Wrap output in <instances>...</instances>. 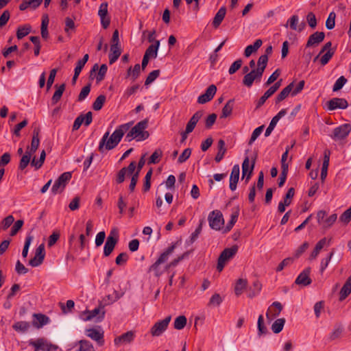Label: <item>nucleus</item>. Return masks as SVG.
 Returning <instances> with one entry per match:
<instances>
[{"label":"nucleus","instance_id":"1","mask_svg":"<svg viewBox=\"0 0 351 351\" xmlns=\"http://www.w3.org/2000/svg\"><path fill=\"white\" fill-rule=\"evenodd\" d=\"M132 122L120 125L109 137L110 132H106L99 142L98 149L100 152H103L105 146L107 150L114 149L121 141L124 134L130 128Z\"/></svg>","mask_w":351,"mask_h":351},{"label":"nucleus","instance_id":"2","mask_svg":"<svg viewBox=\"0 0 351 351\" xmlns=\"http://www.w3.org/2000/svg\"><path fill=\"white\" fill-rule=\"evenodd\" d=\"M147 126V119H144L143 121H139L127 134L125 136V140L128 142H130L134 138H136L137 141H141L147 139L149 136V132L145 130Z\"/></svg>","mask_w":351,"mask_h":351},{"label":"nucleus","instance_id":"3","mask_svg":"<svg viewBox=\"0 0 351 351\" xmlns=\"http://www.w3.org/2000/svg\"><path fill=\"white\" fill-rule=\"evenodd\" d=\"M40 143L39 129H34L30 147H27L25 154L21 158L19 169H25L30 162L32 154L37 150Z\"/></svg>","mask_w":351,"mask_h":351},{"label":"nucleus","instance_id":"4","mask_svg":"<svg viewBox=\"0 0 351 351\" xmlns=\"http://www.w3.org/2000/svg\"><path fill=\"white\" fill-rule=\"evenodd\" d=\"M176 247V243H172L158 257L154 263L149 268L148 271H153L156 277H159L162 274L160 269V265L165 263L169 259V256L173 252Z\"/></svg>","mask_w":351,"mask_h":351},{"label":"nucleus","instance_id":"5","mask_svg":"<svg viewBox=\"0 0 351 351\" xmlns=\"http://www.w3.org/2000/svg\"><path fill=\"white\" fill-rule=\"evenodd\" d=\"M28 343L29 346L34 347V351H55L58 349L57 346L52 344L45 338L30 339Z\"/></svg>","mask_w":351,"mask_h":351},{"label":"nucleus","instance_id":"6","mask_svg":"<svg viewBox=\"0 0 351 351\" xmlns=\"http://www.w3.org/2000/svg\"><path fill=\"white\" fill-rule=\"evenodd\" d=\"M71 178L72 174L71 172L67 171L62 173L52 186V193L54 195L61 193L64 190Z\"/></svg>","mask_w":351,"mask_h":351},{"label":"nucleus","instance_id":"7","mask_svg":"<svg viewBox=\"0 0 351 351\" xmlns=\"http://www.w3.org/2000/svg\"><path fill=\"white\" fill-rule=\"evenodd\" d=\"M237 250V246L234 245L232 247L226 248L222 251L217 261V269L219 271H221L223 270L226 262L236 254Z\"/></svg>","mask_w":351,"mask_h":351},{"label":"nucleus","instance_id":"8","mask_svg":"<svg viewBox=\"0 0 351 351\" xmlns=\"http://www.w3.org/2000/svg\"><path fill=\"white\" fill-rule=\"evenodd\" d=\"M119 241V233L116 229H113L110 231L108 236L104 247V255L108 256L112 252L116 244Z\"/></svg>","mask_w":351,"mask_h":351},{"label":"nucleus","instance_id":"9","mask_svg":"<svg viewBox=\"0 0 351 351\" xmlns=\"http://www.w3.org/2000/svg\"><path fill=\"white\" fill-rule=\"evenodd\" d=\"M210 227L215 230H219L224 223V219L221 212L215 210L210 212L208 217Z\"/></svg>","mask_w":351,"mask_h":351},{"label":"nucleus","instance_id":"10","mask_svg":"<svg viewBox=\"0 0 351 351\" xmlns=\"http://www.w3.org/2000/svg\"><path fill=\"white\" fill-rule=\"evenodd\" d=\"M327 213L325 210H319L317 213V223L324 228H330L337 220V215L332 214L328 217H326Z\"/></svg>","mask_w":351,"mask_h":351},{"label":"nucleus","instance_id":"11","mask_svg":"<svg viewBox=\"0 0 351 351\" xmlns=\"http://www.w3.org/2000/svg\"><path fill=\"white\" fill-rule=\"evenodd\" d=\"M351 132V125L350 123H344L333 130L331 138L335 141L342 140L346 138Z\"/></svg>","mask_w":351,"mask_h":351},{"label":"nucleus","instance_id":"12","mask_svg":"<svg viewBox=\"0 0 351 351\" xmlns=\"http://www.w3.org/2000/svg\"><path fill=\"white\" fill-rule=\"evenodd\" d=\"M171 316L166 317L164 319L155 323L152 327L150 332L154 337H158L167 329L170 321Z\"/></svg>","mask_w":351,"mask_h":351},{"label":"nucleus","instance_id":"13","mask_svg":"<svg viewBox=\"0 0 351 351\" xmlns=\"http://www.w3.org/2000/svg\"><path fill=\"white\" fill-rule=\"evenodd\" d=\"M45 256V250L44 244H40L35 252L34 256L29 261V265L32 267H38L40 265Z\"/></svg>","mask_w":351,"mask_h":351},{"label":"nucleus","instance_id":"14","mask_svg":"<svg viewBox=\"0 0 351 351\" xmlns=\"http://www.w3.org/2000/svg\"><path fill=\"white\" fill-rule=\"evenodd\" d=\"M135 337L136 332L133 330H130L116 337L114 339V345L117 346L130 344L134 341Z\"/></svg>","mask_w":351,"mask_h":351},{"label":"nucleus","instance_id":"15","mask_svg":"<svg viewBox=\"0 0 351 351\" xmlns=\"http://www.w3.org/2000/svg\"><path fill=\"white\" fill-rule=\"evenodd\" d=\"M328 110L332 111L336 109H346L348 106L347 100L344 98L334 97L326 103Z\"/></svg>","mask_w":351,"mask_h":351},{"label":"nucleus","instance_id":"16","mask_svg":"<svg viewBox=\"0 0 351 351\" xmlns=\"http://www.w3.org/2000/svg\"><path fill=\"white\" fill-rule=\"evenodd\" d=\"M261 72L256 69H252L250 72L245 74L243 79V84L248 88L251 87L254 81L260 82L262 76Z\"/></svg>","mask_w":351,"mask_h":351},{"label":"nucleus","instance_id":"17","mask_svg":"<svg viewBox=\"0 0 351 351\" xmlns=\"http://www.w3.org/2000/svg\"><path fill=\"white\" fill-rule=\"evenodd\" d=\"M92 121L93 114L90 111L88 112L85 114H82L80 116H78L74 121L73 125V130H78L83 123H84V125L86 126H88L92 123Z\"/></svg>","mask_w":351,"mask_h":351},{"label":"nucleus","instance_id":"18","mask_svg":"<svg viewBox=\"0 0 351 351\" xmlns=\"http://www.w3.org/2000/svg\"><path fill=\"white\" fill-rule=\"evenodd\" d=\"M84 314L86 315L83 318L84 321H89L96 317L97 322H101L104 318L105 311H104V307L99 306L92 311H86Z\"/></svg>","mask_w":351,"mask_h":351},{"label":"nucleus","instance_id":"19","mask_svg":"<svg viewBox=\"0 0 351 351\" xmlns=\"http://www.w3.org/2000/svg\"><path fill=\"white\" fill-rule=\"evenodd\" d=\"M98 15L101 19V24L104 29L108 27L110 23V19L108 16V3H102L98 11Z\"/></svg>","mask_w":351,"mask_h":351},{"label":"nucleus","instance_id":"20","mask_svg":"<svg viewBox=\"0 0 351 351\" xmlns=\"http://www.w3.org/2000/svg\"><path fill=\"white\" fill-rule=\"evenodd\" d=\"M255 165V159L252 160V165H250V160L248 156H246L242 163V177L245 178V182H247L251 178Z\"/></svg>","mask_w":351,"mask_h":351},{"label":"nucleus","instance_id":"21","mask_svg":"<svg viewBox=\"0 0 351 351\" xmlns=\"http://www.w3.org/2000/svg\"><path fill=\"white\" fill-rule=\"evenodd\" d=\"M311 273V267L304 269L296 278L295 283L298 285L304 287L308 286L311 284L312 280L309 277Z\"/></svg>","mask_w":351,"mask_h":351},{"label":"nucleus","instance_id":"22","mask_svg":"<svg viewBox=\"0 0 351 351\" xmlns=\"http://www.w3.org/2000/svg\"><path fill=\"white\" fill-rule=\"evenodd\" d=\"M86 335L91 339L97 342L98 345L103 346L104 343V332L96 328H88L86 330Z\"/></svg>","mask_w":351,"mask_h":351},{"label":"nucleus","instance_id":"23","mask_svg":"<svg viewBox=\"0 0 351 351\" xmlns=\"http://www.w3.org/2000/svg\"><path fill=\"white\" fill-rule=\"evenodd\" d=\"M32 317V325L38 329L43 328L50 322L49 317L42 313H34Z\"/></svg>","mask_w":351,"mask_h":351},{"label":"nucleus","instance_id":"24","mask_svg":"<svg viewBox=\"0 0 351 351\" xmlns=\"http://www.w3.org/2000/svg\"><path fill=\"white\" fill-rule=\"evenodd\" d=\"M325 38V34L323 32H315L308 38L306 47H314L322 43Z\"/></svg>","mask_w":351,"mask_h":351},{"label":"nucleus","instance_id":"25","mask_svg":"<svg viewBox=\"0 0 351 351\" xmlns=\"http://www.w3.org/2000/svg\"><path fill=\"white\" fill-rule=\"evenodd\" d=\"M240 174V168L239 165H234L232 169L230 176V189L232 191H235L237 186Z\"/></svg>","mask_w":351,"mask_h":351},{"label":"nucleus","instance_id":"26","mask_svg":"<svg viewBox=\"0 0 351 351\" xmlns=\"http://www.w3.org/2000/svg\"><path fill=\"white\" fill-rule=\"evenodd\" d=\"M203 115V111H197L190 119L188 123L186 124V130L187 133H191L193 131L197 123L202 118Z\"/></svg>","mask_w":351,"mask_h":351},{"label":"nucleus","instance_id":"27","mask_svg":"<svg viewBox=\"0 0 351 351\" xmlns=\"http://www.w3.org/2000/svg\"><path fill=\"white\" fill-rule=\"evenodd\" d=\"M121 54V45H111L110 53L109 54L110 64L115 62Z\"/></svg>","mask_w":351,"mask_h":351},{"label":"nucleus","instance_id":"28","mask_svg":"<svg viewBox=\"0 0 351 351\" xmlns=\"http://www.w3.org/2000/svg\"><path fill=\"white\" fill-rule=\"evenodd\" d=\"M226 14V8L225 6H222L216 13L213 21V25L215 28H217L223 21Z\"/></svg>","mask_w":351,"mask_h":351},{"label":"nucleus","instance_id":"29","mask_svg":"<svg viewBox=\"0 0 351 351\" xmlns=\"http://www.w3.org/2000/svg\"><path fill=\"white\" fill-rule=\"evenodd\" d=\"M294 82H293L284 88L276 97V104H278L283 101L290 93L291 94Z\"/></svg>","mask_w":351,"mask_h":351},{"label":"nucleus","instance_id":"30","mask_svg":"<svg viewBox=\"0 0 351 351\" xmlns=\"http://www.w3.org/2000/svg\"><path fill=\"white\" fill-rule=\"evenodd\" d=\"M239 215V206H237V207H235L233 208V210H232V213L231 215V217H230V220L226 225V226L224 229V231H223L224 232H228L230 231V230L232 228V227L237 222Z\"/></svg>","mask_w":351,"mask_h":351},{"label":"nucleus","instance_id":"31","mask_svg":"<svg viewBox=\"0 0 351 351\" xmlns=\"http://www.w3.org/2000/svg\"><path fill=\"white\" fill-rule=\"evenodd\" d=\"M263 41L261 39H257L253 45H250L246 47L244 51V56L250 57L252 53L256 52L262 45Z\"/></svg>","mask_w":351,"mask_h":351},{"label":"nucleus","instance_id":"32","mask_svg":"<svg viewBox=\"0 0 351 351\" xmlns=\"http://www.w3.org/2000/svg\"><path fill=\"white\" fill-rule=\"evenodd\" d=\"M351 293V279L348 278L339 293V300H344Z\"/></svg>","mask_w":351,"mask_h":351},{"label":"nucleus","instance_id":"33","mask_svg":"<svg viewBox=\"0 0 351 351\" xmlns=\"http://www.w3.org/2000/svg\"><path fill=\"white\" fill-rule=\"evenodd\" d=\"M160 46V41L155 40V43L149 45L145 51L144 55H147L149 58H156L158 55V51Z\"/></svg>","mask_w":351,"mask_h":351},{"label":"nucleus","instance_id":"34","mask_svg":"<svg viewBox=\"0 0 351 351\" xmlns=\"http://www.w3.org/2000/svg\"><path fill=\"white\" fill-rule=\"evenodd\" d=\"M225 141L222 139H220L218 141V152L215 158V160L216 162H219L223 158L224 155L226 152V148L225 147Z\"/></svg>","mask_w":351,"mask_h":351},{"label":"nucleus","instance_id":"35","mask_svg":"<svg viewBox=\"0 0 351 351\" xmlns=\"http://www.w3.org/2000/svg\"><path fill=\"white\" fill-rule=\"evenodd\" d=\"M55 86L57 87L58 88L53 93V95L52 96V98H51V104L53 105L57 104L60 100L62 95L65 90V84H62L59 86H58V85L56 84Z\"/></svg>","mask_w":351,"mask_h":351},{"label":"nucleus","instance_id":"36","mask_svg":"<svg viewBox=\"0 0 351 351\" xmlns=\"http://www.w3.org/2000/svg\"><path fill=\"white\" fill-rule=\"evenodd\" d=\"M12 328L16 332H25L30 328V324L25 321H20L15 322Z\"/></svg>","mask_w":351,"mask_h":351},{"label":"nucleus","instance_id":"37","mask_svg":"<svg viewBox=\"0 0 351 351\" xmlns=\"http://www.w3.org/2000/svg\"><path fill=\"white\" fill-rule=\"evenodd\" d=\"M141 73V65L139 64H136L133 69L130 67L126 73V78L131 77L132 80H136Z\"/></svg>","mask_w":351,"mask_h":351},{"label":"nucleus","instance_id":"38","mask_svg":"<svg viewBox=\"0 0 351 351\" xmlns=\"http://www.w3.org/2000/svg\"><path fill=\"white\" fill-rule=\"evenodd\" d=\"M234 102V100L232 99L227 101V103L222 108L221 118H226L232 114Z\"/></svg>","mask_w":351,"mask_h":351},{"label":"nucleus","instance_id":"39","mask_svg":"<svg viewBox=\"0 0 351 351\" xmlns=\"http://www.w3.org/2000/svg\"><path fill=\"white\" fill-rule=\"evenodd\" d=\"M32 29V27L29 24L23 26H19L16 31V37L18 39H22L25 36L28 35Z\"/></svg>","mask_w":351,"mask_h":351},{"label":"nucleus","instance_id":"40","mask_svg":"<svg viewBox=\"0 0 351 351\" xmlns=\"http://www.w3.org/2000/svg\"><path fill=\"white\" fill-rule=\"evenodd\" d=\"M269 58L267 55H261L258 60L257 62V68L256 69L257 71L263 74L265 69L267 66Z\"/></svg>","mask_w":351,"mask_h":351},{"label":"nucleus","instance_id":"41","mask_svg":"<svg viewBox=\"0 0 351 351\" xmlns=\"http://www.w3.org/2000/svg\"><path fill=\"white\" fill-rule=\"evenodd\" d=\"M247 285V282L245 279L240 278L239 279L234 287V293L238 296L240 295L243 290L246 288Z\"/></svg>","mask_w":351,"mask_h":351},{"label":"nucleus","instance_id":"42","mask_svg":"<svg viewBox=\"0 0 351 351\" xmlns=\"http://www.w3.org/2000/svg\"><path fill=\"white\" fill-rule=\"evenodd\" d=\"M79 347L75 351H95L92 343L87 340H80Z\"/></svg>","mask_w":351,"mask_h":351},{"label":"nucleus","instance_id":"43","mask_svg":"<svg viewBox=\"0 0 351 351\" xmlns=\"http://www.w3.org/2000/svg\"><path fill=\"white\" fill-rule=\"evenodd\" d=\"M285 324V318L277 319L271 325L272 331L276 334L280 332L283 329Z\"/></svg>","mask_w":351,"mask_h":351},{"label":"nucleus","instance_id":"44","mask_svg":"<svg viewBox=\"0 0 351 351\" xmlns=\"http://www.w3.org/2000/svg\"><path fill=\"white\" fill-rule=\"evenodd\" d=\"M187 319L184 315H180L176 318L173 326L176 330H182L186 325Z\"/></svg>","mask_w":351,"mask_h":351},{"label":"nucleus","instance_id":"45","mask_svg":"<svg viewBox=\"0 0 351 351\" xmlns=\"http://www.w3.org/2000/svg\"><path fill=\"white\" fill-rule=\"evenodd\" d=\"M106 101V96L104 95H99L93 104V110H100Z\"/></svg>","mask_w":351,"mask_h":351},{"label":"nucleus","instance_id":"46","mask_svg":"<svg viewBox=\"0 0 351 351\" xmlns=\"http://www.w3.org/2000/svg\"><path fill=\"white\" fill-rule=\"evenodd\" d=\"M29 40L34 45V56H38L40 54V51L41 49L40 38L38 36H31L29 37Z\"/></svg>","mask_w":351,"mask_h":351},{"label":"nucleus","instance_id":"47","mask_svg":"<svg viewBox=\"0 0 351 351\" xmlns=\"http://www.w3.org/2000/svg\"><path fill=\"white\" fill-rule=\"evenodd\" d=\"M75 25L73 20L69 17H66L65 19V27L64 32L66 34L69 36L71 34V31H75Z\"/></svg>","mask_w":351,"mask_h":351},{"label":"nucleus","instance_id":"48","mask_svg":"<svg viewBox=\"0 0 351 351\" xmlns=\"http://www.w3.org/2000/svg\"><path fill=\"white\" fill-rule=\"evenodd\" d=\"M162 156V152L161 149H158L154 151V152L151 155L148 164H156L160 161V158Z\"/></svg>","mask_w":351,"mask_h":351},{"label":"nucleus","instance_id":"49","mask_svg":"<svg viewBox=\"0 0 351 351\" xmlns=\"http://www.w3.org/2000/svg\"><path fill=\"white\" fill-rule=\"evenodd\" d=\"M336 14L335 12H331L326 21V27L328 29H332L335 26Z\"/></svg>","mask_w":351,"mask_h":351},{"label":"nucleus","instance_id":"50","mask_svg":"<svg viewBox=\"0 0 351 351\" xmlns=\"http://www.w3.org/2000/svg\"><path fill=\"white\" fill-rule=\"evenodd\" d=\"M160 73V71L158 69L154 70L152 72H150L145 80V85L148 86L149 84L152 83L154 81H155V80L159 76Z\"/></svg>","mask_w":351,"mask_h":351},{"label":"nucleus","instance_id":"51","mask_svg":"<svg viewBox=\"0 0 351 351\" xmlns=\"http://www.w3.org/2000/svg\"><path fill=\"white\" fill-rule=\"evenodd\" d=\"M339 221L345 224H348L351 221V206L341 214Z\"/></svg>","mask_w":351,"mask_h":351},{"label":"nucleus","instance_id":"52","mask_svg":"<svg viewBox=\"0 0 351 351\" xmlns=\"http://www.w3.org/2000/svg\"><path fill=\"white\" fill-rule=\"evenodd\" d=\"M347 79L344 76L339 77L335 82L332 88V90L335 92L340 90L341 88H342V87L345 85Z\"/></svg>","mask_w":351,"mask_h":351},{"label":"nucleus","instance_id":"53","mask_svg":"<svg viewBox=\"0 0 351 351\" xmlns=\"http://www.w3.org/2000/svg\"><path fill=\"white\" fill-rule=\"evenodd\" d=\"M272 95H274V93L271 92L269 89H268L257 101L256 108L257 109L262 106L265 104L266 100Z\"/></svg>","mask_w":351,"mask_h":351},{"label":"nucleus","instance_id":"54","mask_svg":"<svg viewBox=\"0 0 351 351\" xmlns=\"http://www.w3.org/2000/svg\"><path fill=\"white\" fill-rule=\"evenodd\" d=\"M32 240H33V237L32 235H28L25 238L24 247H23V249L22 251V256L23 258L27 257V254H28L29 247V245H30Z\"/></svg>","mask_w":351,"mask_h":351},{"label":"nucleus","instance_id":"55","mask_svg":"<svg viewBox=\"0 0 351 351\" xmlns=\"http://www.w3.org/2000/svg\"><path fill=\"white\" fill-rule=\"evenodd\" d=\"M243 61L241 59H238L236 61H234L229 68V74L232 75L234 73H236L241 67Z\"/></svg>","mask_w":351,"mask_h":351},{"label":"nucleus","instance_id":"56","mask_svg":"<svg viewBox=\"0 0 351 351\" xmlns=\"http://www.w3.org/2000/svg\"><path fill=\"white\" fill-rule=\"evenodd\" d=\"M107 70L108 66L106 64H103L101 65L97 75L96 77V80L97 82H99L104 79Z\"/></svg>","mask_w":351,"mask_h":351},{"label":"nucleus","instance_id":"57","mask_svg":"<svg viewBox=\"0 0 351 351\" xmlns=\"http://www.w3.org/2000/svg\"><path fill=\"white\" fill-rule=\"evenodd\" d=\"M90 91V84H88L84 86L78 95V101H82L86 99Z\"/></svg>","mask_w":351,"mask_h":351},{"label":"nucleus","instance_id":"58","mask_svg":"<svg viewBox=\"0 0 351 351\" xmlns=\"http://www.w3.org/2000/svg\"><path fill=\"white\" fill-rule=\"evenodd\" d=\"M222 302L221 297L219 293H215L210 298L208 305L209 306H219Z\"/></svg>","mask_w":351,"mask_h":351},{"label":"nucleus","instance_id":"59","mask_svg":"<svg viewBox=\"0 0 351 351\" xmlns=\"http://www.w3.org/2000/svg\"><path fill=\"white\" fill-rule=\"evenodd\" d=\"M264 128V125L256 128L252 132L251 138L249 141V145H252L255 140L259 136Z\"/></svg>","mask_w":351,"mask_h":351},{"label":"nucleus","instance_id":"60","mask_svg":"<svg viewBox=\"0 0 351 351\" xmlns=\"http://www.w3.org/2000/svg\"><path fill=\"white\" fill-rule=\"evenodd\" d=\"M343 328L341 326H339L333 330V331L330 335V339L331 341L335 340L337 339L340 338L342 332H343Z\"/></svg>","mask_w":351,"mask_h":351},{"label":"nucleus","instance_id":"61","mask_svg":"<svg viewBox=\"0 0 351 351\" xmlns=\"http://www.w3.org/2000/svg\"><path fill=\"white\" fill-rule=\"evenodd\" d=\"M295 194V189L293 188L289 189L284 200L282 201L284 204H287V206H289L291 203V199L293 197Z\"/></svg>","mask_w":351,"mask_h":351},{"label":"nucleus","instance_id":"62","mask_svg":"<svg viewBox=\"0 0 351 351\" xmlns=\"http://www.w3.org/2000/svg\"><path fill=\"white\" fill-rule=\"evenodd\" d=\"M191 154V149L190 148L185 149L182 153L180 154L178 159V163H183L184 162L189 158L190 157Z\"/></svg>","mask_w":351,"mask_h":351},{"label":"nucleus","instance_id":"63","mask_svg":"<svg viewBox=\"0 0 351 351\" xmlns=\"http://www.w3.org/2000/svg\"><path fill=\"white\" fill-rule=\"evenodd\" d=\"M128 259V254L126 252H122L119 254L116 259L115 263L117 265H121L125 264Z\"/></svg>","mask_w":351,"mask_h":351},{"label":"nucleus","instance_id":"64","mask_svg":"<svg viewBox=\"0 0 351 351\" xmlns=\"http://www.w3.org/2000/svg\"><path fill=\"white\" fill-rule=\"evenodd\" d=\"M306 20L308 25L314 29L317 26V19L315 15L313 12H309L306 16Z\"/></svg>","mask_w":351,"mask_h":351}]
</instances>
